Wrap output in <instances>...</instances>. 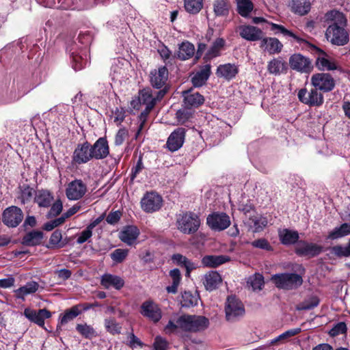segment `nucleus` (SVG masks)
Here are the masks:
<instances>
[{
    "label": "nucleus",
    "mask_w": 350,
    "mask_h": 350,
    "mask_svg": "<svg viewBox=\"0 0 350 350\" xmlns=\"http://www.w3.org/2000/svg\"><path fill=\"white\" fill-rule=\"evenodd\" d=\"M37 2L46 8L64 9L66 0H36Z\"/></svg>",
    "instance_id": "864d4df0"
},
{
    "label": "nucleus",
    "mask_w": 350,
    "mask_h": 350,
    "mask_svg": "<svg viewBox=\"0 0 350 350\" xmlns=\"http://www.w3.org/2000/svg\"><path fill=\"white\" fill-rule=\"evenodd\" d=\"M92 159L91 145L89 142H85L78 144L74 151L72 160L75 163H85Z\"/></svg>",
    "instance_id": "dca6fc26"
},
{
    "label": "nucleus",
    "mask_w": 350,
    "mask_h": 350,
    "mask_svg": "<svg viewBox=\"0 0 350 350\" xmlns=\"http://www.w3.org/2000/svg\"><path fill=\"white\" fill-rule=\"evenodd\" d=\"M191 113L188 111L187 109H180L176 113V117L177 120L180 124H184L191 117Z\"/></svg>",
    "instance_id": "052dcab7"
},
{
    "label": "nucleus",
    "mask_w": 350,
    "mask_h": 350,
    "mask_svg": "<svg viewBox=\"0 0 350 350\" xmlns=\"http://www.w3.org/2000/svg\"><path fill=\"white\" fill-rule=\"evenodd\" d=\"M350 235V223H343L334 228L327 235V239L336 240Z\"/></svg>",
    "instance_id": "72a5a7b5"
},
{
    "label": "nucleus",
    "mask_w": 350,
    "mask_h": 350,
    "mask_svg": "<svg viewBox=\"0 0 350 350\" xmlns=\"http://www.w3.org/2000/svg\"><path fill=\"white\" fill-rule=\"evenodd\" d=\"M185 10L191 14H196L203 8V0H183Z\"/></svg>",
    "instance_id": "79ce46f5"
},
{
    "label": "nucleus",
    "mask_w": 350,
    "mask_h": 350,
    "mask_svg": "<svg viewBox=\"0 0 350 350\" xmlns=\"http://www.w3.org/2000/svg\"><path fill=\"white\" fill-rule=\"evenodd\" d=\"M162 198L155 192L146 193L141 200V207L146 213L159 211L162 206Z\"/></svg>",
    "instance_id": "9b49d317"
},
{
    "label": "nucleus",
    "mask_w": 350,
    "mask_h": 350,
    "mask_svg": "<svg viewBox=\"0 0 350 350\" xmlns=\"http://www.w3.org/2000/svg\"><path fill=\"white\" fill-rule=\"evenodd\" d=\"M178 57L182 60H186L191 58L195 53V47L189 42H183L179 46Z\"/></svg>",
    "instance_id": "f704fd0d"
},
{
    "label": "nucleus",
    "mask_w": 350,
    "mask_h": 350,
    "mask_svg": "<svg viewBox=\"0 0 350 350\" xmlns=\"http://www.w3.org/2000/svg\"><path fill=\"white\" fill-rule=\"evenodd\" d=\"M289 65L293 70L302 73H308L312 69L310 59L300 53H295L290 57Z\"/></svg>",
    "instance_id": "ddd939ff"
},
{
    "label": "nucleus",
    "mask_w": 350,
    "mask_h": 350,
    "mask_svg": "<svg viewBox=\"0 0 350 350\" xmlns=\"http://www.w3.org/2000/svg\"><path fill=\"white\" fill-rule=\"evenodd\" d=\"M206 222L208 226L215 230H223L230 224V217L226 213H213L207 217Z\"/></svg>",
    "instance_id": "2eb2a0df"
},
{
    "label": "nucleus",
    "mask_w": 350,
    "mask_h": 350,
    "mask_svg": "<svg viewBox=\"0 0 350 350\" xmlns=\"http://www.w3.org/2000/svg\"><path fill=\"white\" fill-rule=\"evenodd\" d=\"M238 72L239 68L234 64H224L217 67L216 75L218 77L230 81L235 78Z\"/></svg>",
    "instance_id": "a878e982"
},
{
    "label": "nucleus",
    "mask_w": 350,
    "mask_h": 350,
    "mask_svg": "<svg viewBox=\"0 0 350 350\" xmlns=\"http://www.w3.org/2000/svg\"><path fill=\"white\" fill-rule=\"evenodd\" d=\"M121 213L120 211H115L110 213L107 218L106 221L108 224L113 225L118 223V221L120 219L121 217Z\"/></svg>",
    "instance_id": "774afa93"
},
{
    "label": "nucleus",
    "mask_w": 350,
    "mask_h": 350,
    "mask_svg": "<svg viewBox=\"0 0 350 350\" xmlns=\"http://www.w3.org/2000/svg\"><path fill=\"white\" fill-rule=\"evenodd\" d=\"M224 44L225 40L223 38L216 39L208 51V57L213 58L218 56Z\"/></svg>",
    "instance_id": "de8ad7c7"
},
{
    "label": "nucleus",
    "mask_w": 350,
    "mask_h": 350,
    "mask_svg": "<svg viewBox=\"0 0 350 350\" xmlns=\"http://www.w3.org/2000/svg\"><path fill=\"white\" fill-rule=\"evenodd\" d=\"M208 325V319L204 316L183 314L176 319H170L163 331L168 335L177 334L180 330L198 332L206 329Z\"/></svg>",
    "instance_id": "f257e3e1"
},
{
    "label": "nucleus",
    "mask_w": 350,
    "mask_h": 350,
    "mask_svg": "<svg viewBox=\"0 0 350 350\" xmlns=\"http://www.w3.org/2000/svg\"><path fill=\"white\" fill-rule=\"evenodd\" d=\"M316 65L321 70H334L338 69L336 62L325 54L317 57Z\"/></svg>",
    "instance_id": "473e14b6"
},
{
    "label": "nucleus",
    "mask_w": 350,
    "mask_h": 350,
    "mask_svg": "<svg viewBox=\"0 0 350 350\" xmlns=\"http://www.w3.org/2000/svg\"><path fill=\"white\" fill-rule=\"evenodd\" d=\"M230 257L225 255H207L202 258V263L204 267H217L230 261Z\"/></svg>",
    "instance_id": "c756f323"
},
{
    "label": "nucleus",
    "mask_w": 350,
    "mask_h": 350,
    "mask_svg": "<svg viewBox=\"0 0 350 350\" xmlns=\"http://www.w3.org/2000/svg\"><path fill=\"white\" fill-rule=\"evenodd\" d=\"M271 281L277 288L284 290L296 289L303 283L302 278L293 273L275 274L272 275Z\"/></svg>",
    "instance_id": "20e7f679"
},
{
    "label": "nucleus",
    "mask_w": 350,
    "mask_h": 350,
    "mask_svg": "<svg viewBox=\"0 0 350 350\" xmlns=\"http://www.w3.org/2000/svg\"><path fill=\"white\" fill-rule=\"evenodd\" d=\"M347 331V325L345 323L340 322L337 323L329 332L330 335L335 336L340 334L345 333Z\"/></svg>",
    "instance_id": "69168bd1"
},
{
    "label": "nucleus",
    "mask_w": 350,
    "mask_h": 350,
    "mask_svg": "<svg viewBox=\"0 0 350 350\" xmlns=\"http://www.w3.org/2000/svg\"><path fill=\"white\" fill-rule=\"evenodd\" d=\"M331 254L338 258L350 256V239L346 246L341 245H335L330 249Z\"/></svg>",
    "instance_id": "c03bdc74"
},
{
    "label": "nucleus",
    "mask_w": 350,
    "mask_h": 350,
    "mask_svg": "<svg viewBox=\"0 0 350 350\" xmlns=\"http://www.w3.org/2000/svg\"><path fill=\"white\" fill-rule=\"evenodd\" d=\"M139 235V230L135 226H126L119 233L120 239L128 245L135 243Z\"/></svg>",
    "instance_id": "4be33fe9"
},
{
    "label": "nucleus",
    "mask_w": 350,
    "mask_h": 350,
    "mask_svg": "<svg viewBox=\"0 0 350 350\" xmlns=\"http://www.w3.org/2000/svg\"><path fill=\"white\" fill-rule=\"evenodd\" d=\"M34 190L28 185H23L21 188V195L18 197L22 204L29 202L34 193Z\"/></svg>",
    "instance_id": "603ef678"
},
{
    "label": "nucleus",
    "mask_w": 350,
    "mask_h": 350,
    "mask_svg": "<svg viewBox=\"0 0 350 350\" xmlns=\"http://www.w3.org/2000/svg\"><path fill=\"white\" fill-rule=\"evenodd\" d=\"M128 137V131L124 129H120L115 136L114 143L116 146H120Z\"/></svg>",
    "instance_id": "0e129e2a"
},
{
    "label": "nucleus",
    "mask_w": 350,
    "mask_h": 350,
    "mask_svg": "<svg viewBox=\"0 0 350 350\" xmlns=\"http://www.w3.org/2000/svg\"><path fill=\"white\" fill-rule=\"evenodd\" d=\"M159 100L160 99H157V96L156 98L153 97L151 92L149 90L144 89L139 92V97L137 99L131 101V105L134 109H138L139 105H141L146 106L145 109L139 116L140 124L139 126L137 134H139V132L142 130L148 116L154 107L156 101Z\"/></svg>",
    "instance_id": "7ed1b4c3"
},
{
    "label": "nucleus",
    "mask_w": 350,
    "mask_h": 350,
    "mask_svg": "<svg viewBox=\"0 0 350 350\" xmlns=\"http://www.w3.org/2000/svg\"><path fill=\"white\" fill-rule=\"evenodd\" d=\"M299 100L310 107H320L324 103L322 92L315 87L312 86L309 90L301 88L297 93Z\"/></svg>",
    "instance_id": "0eeeda50"
},
{
    "label": "nucleus",
    "mask_w": 350,
    "mask_h": 350,
    "mask_svg": "<svg viewBox=\"0 0 350 350\" xmlns=\"http://www.w3.org/2000/svg\"><path fill=\"white\" fill-rule=\"evenodd\" d=\"M211 74V66L206 64L202 66L200 71L197 72L191 79L192 83L195 87L202 86L208 80Z\"/></svg>",
    "instance_id": "7c9ffc66"
},
{
    "label": "nucleus",
    "mask_w": 350,
    "mask_h": 350,
    "mask_svg": "<svg viewBox=\"0 0 350 350\" xmlns=\"http://www.w3.org/2000/svg\"><path fill=\"white\" fill-rule=\"evenodd\" d=\"M43 233L41 231L33 230L28 232L23 239V243L27 246H33L41 243Z\"/></svg>",
    "instance_id": "c9c22d12"
},
{
    "label": "nucleus",
    "mask_w": 350,
    "mask_h": 350,
    "mask_svg": "<svg viewBox=\"0 0 350 350\" xmlns=\"http://www.w3.org/2000/svg\"><path fill=\"white\" fill-rule=\"evenodd\" d=\"M168 75V70L165 66H160L150 72L151 85L154 88L161 89L157 92V99H161L168 90L165 85Z\"/></svg>",
    "instance_id": "39448f33"
},
{
    "label": "nucleus",
    "mask_w": 350,
    "mask_h": 350,
    "mask_svg": "<svg viewBox=\"0 0 350 350\" xmlns=\"http://www.w3.org/2000/svg\"><path fill=\"white\" fill-rule=\"evenodd\" d=\"M76 329L81 336L87 338H90L96 336L94 328L87 324H77Z\"/></svg>",
    "instance_id": "09e8293b"
},
{
    "label": "nucleus",
    "mask_w": 350,
    "mask_h": 350,
    "mask_svg": "<svg viewBox=\"0 0 350 350\" xmlns=\"http://www.w3.org/2000/svg\"><path fill=\"white\" fill-rule=\"evenodd\" d=\"M323 250V247L316 243H308L304 241L297 242L295 247V252L299 256L314 257L319 255Z\"/></svg>",
    "instance_id": "4468645a"
},
{
    "label": "nucleus",
    "mask_w": 350,
    "mask_h": 350,
    "mask_svg": "<svg viewBox=\"0 0 350 350\" xmlns=\"http://www.w3.org/2000/svg\"><path fill=\"white\" fill-rule=\"evenodd\" d=\"M247 283L254 291L261 290L264 286V278L260 273H255L248 278Z\"/></svg>",
    "instance_id": "49530a36"
},
{
    "label": "nucleus",
    "mask_w": 350,
    "mask_h": 350,
    "mask_svg": "<svg viewBox=\"0 0 350 350\" xmlns=\"http://www.w3.org/2000/svg\"><path fill=\"white\" fill-rule=\"evenodd\" d=\"M292 10L301 16L305 15L310 10V3L308 0H293Z\"/></svg>",
    "instance_id": "ea45409f"
},
{
    "label": "nucleus",
    "mask_w": 350,
    "mask_h": 350,
    "mask_svg": "<svg viewBox=\"0 0 350 350\" xmlns=\"http://www.w3.org/2000/svg\"><path fill=\"white\" fill-rule=\"evenodd\" d=\"M53 196L51 193L47 190H38L35 193L34 202L40 207L48 208L53 202Z\"/></svg>",
    "instance_id": "c85d7f7f"
},
{
    "label": "nucleus",
    "mask_w": 350,
    "mask_h": 350,
    "mask_svg": "<svg viewBox=\"0 0 350 350\" xmlns=\"http://www.w3.org/2000/svg\"><path fill=\"white\" fill-rule=\"evenodd\" d=\"M140 312L144 317L154 323L159 322L162 317L161 308L152 300H147L142 303Z\"/></svg>",
    "instance_id": "f8f14e48"
},
{
    "label": "nucleus",
    "mask_w": 350,
    "mask_h": 350,
    "mask_svg": "<svg viewBox=\"0 0 350 350\" xmlns=\"http://www.w3.org/2000/svg\"><path fill=\"white\" fill-rule=\"evenodd\" d=\"M185 135V130L183 128H178L173 131L167 141V148L170 151L174 152L182 147Z\"/></svg>",
    "instance_id": "6ab92c4d"
},
{
    "label": "nucleus",
    "mask_w": 350,
    "mask_h": 350,
    "mask_svg": "<svg viewBox=\"0 0 350 350\" xmlns=\"http://www.w3.org/2000/svg\"><path fill=\"white\" fill-rule=\"evenodd\" d=\"M39 284L34 281L27 282L23 286L20 287L16 291V296L19 299H24L25 296L34 293L38 289Z\"/></svg>",
    "instance_id": "e433bc0d"
},
{
    "label": "nucleus",
    "mask_w": 350,
    "mask_h": 350,
    "mask_svg": "<svg viewBox=\"0 0 350 350\" xmlns=\"http://www.w3.org/2000/svg\"><path fill=\"white\" fill-rule=\"evenodd\" d=\"M271 25V30L274 31L275 33H280L283 34L284 36H290L292 37L293 39L300 41L301 40L293 32L286 29L284 26L275 24L273 23H270Z\"/></svg>",
    "instance_id": "3c124183"
},
{
    "label": "nucleus",
    "mask_w": 350,
    "mask_h": 350,
    "mask_svg": "<svg viewBox=\"0 0 350 350\" xmlns=\"http://www.w3.org/2000/svg\"><path fill=\"white\" fill-rule=\"evenodd\" d=\"M301 331V329L300 327L291 329L281 334L280 338H282L283 342L286 343L287 341L290 340L291 338L299 334Z\"/></svg>",
    "instance_id": "680f3d73"
},
{
    "label": "nucleus",
    "mask_w": 350,
    "mask_h": 350,
    "mask_svg": "<svg viewBox=\"0 0 350 350\" xmlns=\"http://www.w3.org/2000/svg\"><path fill=\"white\" fill-rule=\"evenodd\" d=\"M92 159H102L109 154L108 142L104 137H100L93 146H91Z\"/></svg>",
    "instance_id": "aec40b11"
},
{
    "label": "nucleus",
    "mask_w": 350,
    "mask_h": 350,
    "mask_svg": "<svg viewBox=\"0 0 350 350\" xmlns=\"http://www.w3.org/2000/svg\"><path fill=\"white\" fill-rule=\"evenodd\" d=\"M327 21L333 22L326 29L325 36L333 44L344 46L348 43L349 35L345 27L347 19L345 15L337 10H332L326 14Z\"/></svg>",
    "instance_id": "f03ea898"
},
{
    "label": "nucleus",
    "mask_w": 350,
    "mask_h": 350,
    "mask_svg": "<svg viewBox=\"0 0 350 350\" xmlns=\"http://www.w3.org/2000/svg\"><path fill=\"white\" fill-rule=\"evenodd\" d=\"M172 260L174 263L184 267L187 271V276H189L191 271L197 268V265L191 260H189L187 257L183 256L180 254H174L172 256Z\"/></svg>",
    "instance_id": "2f4dec72"
},
{
    "label": "nucleus",
    "mask_w": 350,
    "mask_h": 350,
    "mask_svg": "<svg viewBox=\"0 0 350 350\" xmlns=\"http://www.w3.org/2000/svg\"><path fill=\"white\" fill-rule=\"evenodd\" d=\"M260 42V48L271 55L281 52L283 44L275 38H262Z\"/></svg>",
    "instance_id": "b1692460"
},
{
    "label": "nucleus",
    "mask_w": 350,
    "mask_h": 350,
    "mask_svg": "<svg viewBox=\"0 0 350 350\" xmlns=\"http://www.w3.org/2000/svg\"><path fill=\"white\" fill-rule=\"evenodd\" d=\"M319 304V299L317 296H311L300 303L297 309L299 310H307L317 307Z\"/></svg>",
    "instance_id": "a18cd8bd"
},
{
    "label": "nucleus",
    "mask_w": 350,
    "mask_h": 350,
    "mask_svg": "<svg viewBox=\"0 0 350 350\" xmlns=\"http://www.w3.org/2000/svg\"><path fill=\"white\" fill-rule=\"evenodd\" d=\"M86 190V185L81 180H75L67 187V198L77 200L85 195Z\"/></svg>",
    "instance_id": "a211bd4d"
},
{
    "label": "nucleus",
    "mask_w": 350,
    "mask_h": 350,
    "mask_svg": "<svg viewBox=\"0 0 350 350\" xmlns=\"http://www.w3.org/2000/svg\"><path fill=\"white\" fill-rule=\"evenodd\" d=\"M221 280V277L218 272L211 271L204 275L203 284L207 291H211L218 287Z\"/></svg>",
    "instance_id": "cd10ccee"
},
{
    "label": "nucleus",
    "mask_w": 350,
    "mask_h": 350,
    "mask_svg": "<svg viewBox=\"0 0 350 350\" xmlns=\"http://www.w3.org/2000/svg\"><path fill=\"white\" fill-rule=\"evenodd\" d=\"M251 245L254 247L265 250L267 251H271L272 247L269 241L265 239H258L251 243Z\"/></svg>",
    "instance_id": "13d9d810"
},
{
    "label": "nucleus",
    "mask_w": 350,
    "mask_h": 350,
    "mask_svg": "<svg viewBox=\"0 0 350 350\" xmlns=\"http://www.w3.org/2000/svg\"><path fill=\"white\" fill-rule=\"evenodd\" d=\"M23 219V213L22 210L16 206H12L5 208L2 215L3 224L10 228L18 226Z\"/></svg>",
    "instance_id": "9d476101"
},
{
    "label": "nucleus",
    "mask_w": 350,
    "mask_h": 350,
    "mask_svg": "<svg viewBox=\"0 0 350 350\" xmlns=\"http://www.w3.org/2000/svg\"><path fill=\"white\" fill-rule=\"evenodd\" d=\"M240 36L248 41L260 40L263 37V33L259 28L252 25H241L239 27Z\"/></svg>",
    "instance_id": "412c9836"
},
{
    "label": "nucleus",
    "mask_w": 350,
    "mask_h": 350,
    "mask_svg": "<svg viewBox=\"0 0 350 350\" xmlns=\"http://www.w3.org/2000/svg\"><path fill=\"white\" fill-rule=\"evenodd\" d=\"M66 217V213L63 214L62 217L57 219H55L52 221H48L45 223L42 227L44 230L51 231L54 229L55 227L59 226L60 224L64 222V219Z\"/></svg>",
    "instance_id": "6e6d98bb"
},
{
    "label": "nucleus",
    "mask_w": 350,
    "mask_h": 350,
    "mask_svg": "<svg viewBox=\"0 0 350 350\" xmlns=\"http://www.w3.org/2000/svg\"><path fill=\"white\" fill-rule=\"evenodd\" d=\"M237 12L243 17H247L254 9V5L250 0H236Z\"/></svg>",
    "instance_id": "a19ab883"
},
{
    "label": "nucleus",
    "mask_w": 350,
    "mask_h": 350,
    "mask_svg": "<svg viewBox=\"0 0 350 350\" xmlns=\"http://www.w3.org/2000/svg\"><path fill=\"white\" fill-rule=\"evenodd\" d=\"M267 71L273 75H280L285 73L288 69L286 62L281 57H274L267 62Z\"/></svg>",
    "instance_id": "393cba45"
},
{
    "label": "nucleus",
    "mask_w": 350,
    "mask_h": 350,
    "mask_svg": "<svg viewBox=\"0 0 350 350\" xmlns=\"http://www.w3.org/2000/svg\"><path fill=\"white\" fill-rule=\"evenodd\" d=\"M100 284L105 288L113 287L120 290L124 286V281L118 275L105 273L101 277Z\"/></svg>",
    "instance_id": "bb28decb"
},
{
    "label": "nucleus",
    "mask_w": 350,
    "mask_h": 350,
    "mask_svg": "<svg viewBox=\"0 0 350 350\" xmlns=\"http://www.w3.org/2000/svg\"><path fill=\"white\" fill-rule=\"evenodd\" d=\"M128 250L116 249L111 254V259L116 262H122L127 256Z\"/></svg>",
    "instance_id": "5fc2aeb1"
},
{
    "label": "nucleus",
    "mask_w": 350,
    "mask_h": 350,
    "mask_svg": "<svg viewBox=\"0 0 350 350\" xmlns=\"http://www.w3.org/2000/svg\"><path fill=\"white\" fill-rule=\"evenodd\" d=\"M310 83L312 86L317 88L323 92L332 91L336 85L334 77L327 72H319L312 75Z\"/></svg>",
    "instance_id": "1a4fd4ad"
},
{
    "label": "nucleus",
    "mask_w": 350,
    "mask_h": 350,
    "mask_svg": "<svg viewBox=\"0 0 350 350\" xmlns=\"http://www.w3.org/2000/svg\"><path fill=\"white\" fill-rule=\"evenodd\" d=\"M281 242L284 245L295 243L299 239V234L297 231L284 229L279 233Z\"/></svg>",
    "instance_id": "4c0bfd02"
},
{
    "label": "nucleus",
    "mask_w": 350,
    "mask_h": 350,
    "mask_svg": "<svg viewBox=\"0 0 350 350\" xmlns=\"http://www.w3.org/2000/svg\"><path fill=\"white\" fill-rule=\"evenodd\" d=\"M63 205L60 200L55 201L51 206L49 211L47 213L48 217H56L62 211Z\"/></svg>",
    "instance_id": "bf43d9fd"
},
{
    "label": "nucleus",
    "mask_w": 350,
    "mask_h": 350,
    "mask_svg": "<svg viewBox=\"0 0 350 350\" xmlns=\"http://www.w3.org/2000/svg\"><path fill=\"white\" fill-rule=\"evenodd\" d=\"M226 318L228 321H238L245 314L243 303L234 296L228 297L225 306Z\"/></svg>",
    "instance_id": "6e6552de"
},
{
    "label": "nucleus",
    "mask_w": 350,
    "mask_h": 350,
    "mask_svg": "<svg viewBox=\"0 0 350 350\" xmlns=\"http://www.w3.org/2000/svg\"><path fill=\"white\" fill-rule=\"evenodd\" d=\"M213 12L217 16H226L229 14L230 4L228 0H215L213 4Z\"/></svg>",
    "instance_id": "58836bf2"
},
{
    "label": "nucleus",
    "mask_w": 350,
    "mask_h": 350,
    "mask_svg": "<svg viewBox=\"0 0 350 350\" xmlns=\"http://www.w3.org/2000/svg\"><path fill=\"white\" fill-rule=\"evenodd\" d=\"M92 230L89 228L88 226L85 230L81 232L80 235L79 236L77 242L78 243H83L85 242L89 238H90L92 235Z\"/></svg>",
    "instance_id": "338daca9"
},
{
    "label": "nucleus",
    "mask_w": 350,
    "mask_h": 350,
    "mask_svg": "<svg viewBox=\"0 0 350 350\" xmlns=\"http://www.w3.org/2000/svg\"><path fill=\"white\" fill-rule=\"evenodd\" d=\"M177 228L184 234L195 233L200 226L199 217L191 212H187L180 215L177 219Z\"/></svg>",
    "instance_id": "423d86ee"
},
{
    "label": "nucleus",
    "mask_w": 350,
    "mask_h": 350,
    "mask_svg": "<svg viewBox=\"0 0 350 350\" xmlns=\"http://www.w3.org/2000/svg\"><path fill=\"white\" fill-rule=\"evenodd\" d=\"M184 98V105L187 108L198 107L204 101L203 96L192 90H188L182 92Z\"/></svg>",
    "instance_id": "5701e85b"
},
{
    "label": "nucleus",
    "mask_w": 350,
    "mask_h": 350,
    "mask_svg": "<svg viewBox=\"0 0 350 350\" xmlns=\"http://www.w3.org/2000/svg\"><path fill=\"white\" fill-rule=\"evenodd\" d=\"M90 307H83L81 305H76L70 309L67 310V320L73 319L77 317L83 310L88 309Z\"/></svg>",
    "instance_id": "4d7b16f0"
},
{
    "label": "nucleus",
    "mask_w": 350,
    "mask_h": 350,
    "mask_svg": "<svg viewBox=\"0 0 350 350\" xmlns=\"http://www.w3.org/2000/svg\"><path fill=\"white\" fill-rule=\"evenodd\" d=\"M168 343L161 336H157L153 344V350H167Z\"/></svg>",
    "instance_id": "e2e57ef3"
},
{
    "label": "nucleus",
    "mask_w": 350,
    "mask_h": 350,
    "mask_svg": "<svg viewBox=\"0 0 350 350\" xmlns=\"http://www.w3.org/2000/svg\"><path fill=\"white\" fill-rule=\"evenodd\" d=\"M105 327L107 332L112 334H120L122 327L114 319L109 318L105 320Z\"/></svg>",
    "instance_id": "8fccbe9b"
},
{
    "label": "nucleus",
    "mask_w": 350,
    "mask_h": 350,
    "mask_svg": "<svg viewBox=\"0 0 350 350\" xmlns=\"http://www.w3.org/2000/svg\"><path fill=\"white\" fill-rule=\"evenodd\" d=\"M24 315L30 321L40 327H43L44 325V320L51 317V312L46 309L36 310L31 308H25L24 310Z\"/></svg>",
    "instance_id": "f3484780"
},
{
    "label": "nucleus",
    "mask_w": 350,
    "mask_h": 350,
    "mask_svg": "<svg viewBox=\"0 0 350 350\" xmlns=\"http://www.w3.org/2000/svg\"><path fill=\"white\" fill-rule=\"evenodd\" d=\"M198 296L189 291H185L181 296L180 304L182 307L190 308L198 304Z\"/></svg>",
    "instance_id": "37998d69"
}]
</instances>
